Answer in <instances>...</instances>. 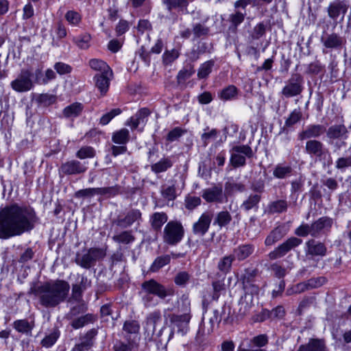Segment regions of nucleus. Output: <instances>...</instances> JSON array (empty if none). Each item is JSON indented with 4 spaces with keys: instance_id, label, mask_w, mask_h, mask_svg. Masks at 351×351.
I'll return each mask as SVG.
<instances>
[{
    "instance_id": "1",
    "label": "nucleus",
    "mask_w": 351,
    "mask_h": 351,
    "mask_svg": "<svg viewBox=\"0 0 351 351\" xmlns=\"http://www.w3.org/2000/svg\"><path fill=\"white\" fill-rule=\"evenodd\" d=\"M35 210L30 206L16 203L0 211V239H8L32 230L38 222Z\"/></svg>"
},
{
    "instance_id": "2",
    "label": "nucleus",
    "mask_w": 351,
    "mask_h": 351,
    "mask_svg": "<svg viewBox=\"0 0 351 351\" xmlns=\"http://www.w3.org/2000/svg\"><path fill=\"white\" fill-rule=\"evenodd\" d=\"M69 291V282L58 279L35 285L31 288L30 293L38 299L42 306L53 308L66 300Z\"/></svg>"
},
{
    "instance_id": "3",
    "label": "nucleus",
    "mask_w": 351,
    "mask_h": 351,
    "mask_svg": "<svg viewBox=\"0 0 351 351\" xmlns=\"http://www.w3.org/2000/svg\"><path fill=\"white\" fill-rule=\"evenodd\" d=\"M184 232V228L180 221H169L164 228L163 241L169 245H176L183 239Z\"/></svg>"
},
{
    "instance_id": "4",
    "label": "nucleus",
    "mask_w": 351,
    "mask_h": 351,
    "mask_svg": "<svg viewBox=\"0 0 351 351\" xmlns=\"http://www.w3.org/2000/svg\"><path fill=\"white\" fill-rule=\"evenodd\" d=\"M253 156L252 149L248 145H234L230 149V164L234 169L244 167L246 158H252Z\"/></svg>"
},
{
    "instance_id": "5",
    "label": "nucleus",
    "mask_w": 351,
    "mask_h": 351,
    "mask_svg": "<svg viewBox=\"0 0 351 351\" xmlns=\"http://www.w3.org/2000/svg\"><path fill=\"white\" fill-rule=\"evenodd\" d=\"M106 255V250L99 247H90L83 255L77 254L75 263L85 269L95 265L96 262L102 260Z\"/></svg>"
},
{
    "instance_id": "6",
    "label": "nucleus",
    "mask_w": 351,
    "mask_h": 351,
    "mask_svg": "<svg viewBox=\"0 0 351 351\" xmlns=\"http://www.w3.org/2000/svg\"><path fill=\"white\" fill-rule=\"evenodd\" d=\"M303 84L304 79L301 74L298 73L292 74L282 89V96L290 98L300 95L304 89Z\"/></svg>"
},
{
    "instance_id": "7",
    "label": "nucleus",
    "mask_w": 351,
    "mask_h": 351,
    "mask_svg": "<svg viewBox=\"0 0 351 351\" xmlns=\"http://www.w3.org/2000/svg\"><path fill=\"white\" fill-rule=\"evenodd\" d=\"M32 77V73L30 70L23 69L17 77L11 82L10 86L16 92H27L34 86Z\"/></svg>"
},
{
    "instance_id": "8",
    "label": "nucleus",
    "mask_w": 351,
    "mask_h": 351,
    "mask_svg": "<svg viewBox=\"0 0 351 351\" xmlns=\"http://www.w3.org/2000/svg\"><path fill=\"white\" fill-rule=\"evenodd\" d=\"M142 289L145 293L156 295L161 299L174 295L173 288L166 289L164 285L154 279L145 281L142 284Z\"/></svg>"
},
{
    "instance_id": "9",
    "label": "nucleus",
    "mask_w": 351,
    "mask_h": 351,
    "mask_svg": "<svg viewBox=\"0 0 351 351\" xmlns=\"http://www.w3.org/2000/svg\"><path fill=\"white\" fill-rule=\"evenodd\" d=\"M202 197L207 203L223 204L228 202L221 184H215L210 188L204 189Z\"/></svg>"
},
{
    "instance_id": "10",
    "label": "nucleus",
    "mask_w": 351,
    "mask_h": 351,
    "mask_svg": "<svg viewBox=\"0 0 351 351\" xmlns=\"http://www.w3.org/2000/svg\"><path fill=\"white\" fill-rule=\"evenodd\" d=\"M302 240L298 237H291L287 241L280 245L278 247L275 248L273 251L269 253L268 256L270 260H276L283 257L291 250L295 248L302 244Z\"/></svg>"
},
{
    "instance_id": "11",
    "label": "nucleus",
    "mask_w": 351,
    "mask_h": 351,
    "mask_svg": "<svg viewBox=\"0 0 351 351\" xmlns=\"http://www.w3.org/2000/svg\"><path fill=\"white\" fill-rule=\"evenodd\" d=\"M88 169L85 163L77 160H68L61 165L59 168L60 177L64 176L80 175L84 173Z\"/></svg>"
},
{
    "instance_id": "12",
    "label": "nucleus",
    "mask_w": 351,
    "mask_h": 351,
    "mask_svg": "<svg viewBox=\"0 0 351 351\" xmlns=\"http://www.w3.org/2000/svg\"><path fill=\"white\" fill-rule=\"evenodd\" d=\"M304 149L306 153L311 158L320 161L325 159L328 154V150L324 143L317 139L306 141Z\"/></svg>"
},
{
    "instance_id": "13",
    "label": "nucleus",
    "mask_w": 351,
    "mask_h": 351,
    "mask_svg": "<svg viewBox=\"0 0 351 351\" xmlns=\"http://www.w3.org/2000/svg\"><path fill=\"white\" fill-rule=\"evenodd\" d=\"M349 7L348 0H334L329 3L327 8L328 16L333 21L337 20L340 16L343 20Z\"/></svg>"
},
{
    "instance_id": "14",
    "label": "nucleus",
    "mask_w": 351,
    "mask_h": 351,
    "mask_svg": "<svg viewBox=\"0 0 351 351\" xmlns=\"http://www.w3.org/2000/svg\"><path fill=\"white\" fill-rule=\"evenodd\" d=\"M326 128L322 124H309L298 134L300 141L317 139L324 135Z\"/></svg>"
},
{
    "instance_id": "15",
    "label": "nucleus",
    "mask_w": 351,
    "mask_h": 351,
    "mask_svg": "<svg viewBox=\"0 0 351 351\" xmlns=\"http://www.w3.org/2000/svg\"><path fill=\"white\" fill-rule=\"evenodd\" d=\"M213 217L211 211H206L199 217L197 221L193 225V232L197 236L203 237L209 230Z\"/></svg>"
},
{
    "instance_id": "16",
    "label": "nucleus",
    "mask_w": 351,
    "mask_h": 351,
    "mask_svg": "<svg viewBox=\"0 0 351 351\" xmlns=\"http://www.w3.org/2000/svg\"><path fill=\"white\" fill-rule=\"evenodd\" d=\"M141 219V212L138 209H131L126 213L125 216L119 215L113 223L121 228H126L130 227L136 221L139 223Z\"/></svg>"
},
{
    "instance_id": "17",
    "label": "nucleus",
    "mask_w": 351,
    "mask_h": 351,
    "mask_svg": "<svg viewBox=\"0 0 351 351\" xmlns=\"http://www.w3.org/2000/svg\"><path fill=\"white\" fill-rule=\"evenodd\" d=\"M152 112L149 108H141L127 121L126 125L130 126L132 130L138 129L141 125L144 127Z\"/></svg>"
},
{
    "instance_id": "18",
    "label": "nucleus",
    "mask_w": 351,
    "mask_h": 351,
    "mask_svg": "<svg viewBox=\"0 0 351 351\" xmlns=\"http://www.w3.org/2000/svg\"><path fill=\"white\" fill-rule=\"evenodd\" d=\"M258 271L256 269H247L241 276L243 289L251 294L257 293L259 287L256 284Z\"/></svg>"
},
{
    "instance_id": "19",
    "label": "nucleus",
    "mask_w": 351,
    "mask_h": 351,
    "mask_svg": "<svg viewBox=\"0 0 351 351\" xmlns=\"http://www.w3.org/2000/svg\"><path fill=\"white\" fill-rule=\"evenodd\" d=\"M333 224V219L329 217L324 216L319 218L311 223L313 237H317L321 233H328L330 232Z\"/></svg>"
},
{
    "instance_id": "20",
    "label": "nucleus",
    "mask_w": 351,
    "mask_h": 351,
    "mask_svg": "<svg viewBox=\"0 0 351 351\" xmlns=\"http://www.w3.org/2000/svg\"><path fill=\"white\" fill-rule=\"evenodd\" d=\"M321 41L328 49H341L346 43V39L337 33L326 34L322 36Z\"/></svg>"
},
{
    "instance_id": "21",
    "label": "nucleus",
    "mask_w": 351,
    "mask_h": 351,
    "mask_svg": "<svg viewBox=\"0 0 351 351\" xmlns=\"http://www.w3.org/2000/svg\"><path fill=\"white\" fill-rule=\"evenodd\" d=\"M112 78L113 75L110 73H97L93 77L95 86L99 92L100 97L107 95Z\"/></svg>"
},
{
    "instance_id": "22",
    "label": "nucleus",
    "mask_w": 351,
    "mask_h": 351,
    "mask_svg": "<svg viewBox=\"0 0 351 351\" xmlns=\"http://www.w3.org/2000/svg\"><path fill=\"white\" fill-rule=\"evenodd\" d=\"M306 254L313 256H324L327 254V247L326 245L319 241L313 239H309L306 242Z\"/></svg>"
},
{
    "instance_id": "23",
    "label": "nucleus",
    "mask_w": 351,
    "mask_h": 351,
    "mask_svg": "<svg viewBox=\"0 0 351 351\" xmlns=\"http://www.w3.org/2000/svg\"><path fill=\"white\" fill-rule=\"evenodd\" d=\"M97 334V330L95 328L90 329L81 337V342L75 344L72 351H84L89 350L93 345V339Z\"/></svg>"
},
{
    "instance_id": "24",
    "label": "nucleus",
    "mask_w": 351,
    "mask_h": 351,
    "mask_svg": "<svg viewBox=\"0 0 351 351\" xmlns=\"http://www.w3.org/2000/svg\"><path fill=\"white\" fill-rule=\"evenodd\" d=\"M296 351H329L326 342L322 339H310L308 342L300 345Z\"/></svg>"
},
{
    "instance_id": "25",
    "label": "nucleus",
    "mask_w": 351,
    "mask_h": 351,
    "mask_svg": "<svg viewBox=\"0 0 351 351\" xmlns=\"http://www.w3.org/2000/svg\"><path fill=\"white\" fill-rule=\"evenodd\" d=\"M70 325L73 329L81 328L89 324H93L97 321V317L96 315L93 313H87L77 317H73L71 319Z\"/></svg>"
},
{
    "instance_id": "26",
    "label": "nucleus",
    "mask_w": 351,
    "mask_h": 351,
    "mask_svg": "<svg viewBox=\"0 0 351 351\" xmlns=\"http://www.w3.org/2000/svg\"><path fill=\"white\" fill-rule=\"evenodd\" d=\"M125 338L127 342L118 340L113 346V351H133L138 349L139 344L134 338L132 339L130 336L125 335Z\"/></svg>"
},
{
    "instance_id": "27",
    "label": "nucleus",
    "mask_w": 351,
    "mask_h": 351,
    "mask_svg": "<svg viewBox=\"0 0 351 351\" xmlns=\"http://www.w3.org/2000/svg\"><path fill=\"white\" fill-rule=\"evenodd\" d=\"M254 246L252 244H241L234 249L233 256L235 259L241 261L246 259L253 254Z\"/></svg>"
},
{
    "instance_id": "28",
    "label": "nucleus",
    "mask_w": 351,
    "mask_h": 351,
    "mask_svg": "<svg viewBox=\"0 0 351 351\" xmlns=\"http://www.w3.org/2000/svg\"><path fill=\"white\" fill-rule=\"evenodd\" d=\"M289 203L286 199H277L271 202L267 206L269 214H281L288 210Z\"/></svg>"
},
{
    "instance_id": "29",
    "label": "nucleus",
    "mask_w": 351,
    "mask_h": 351,
    "mask_svg": "<svg viewBox=\"0 0 351 351\" xmlns=\"http://www.w3.org/2000/svg\"><path fill=\"white\" fill-rule=\"evenodd\" d=\"M168 216L164 212L154 213L149 219V223L154 230L160 231L162 226L167 221Z\"/></svg>"
},
{
    "instance_id": "30",
    "label": "nucleus",
    "mask_w": 351,
    "mask_h": 351,
    "mask_svg": "<svg viewBox=\"0 0 351 351\" xmlns=\"http://www.w3.org/2000/svg\"><path fill=\"white\" fill-rule=\"evenodd\" d=\"M326 132L329 139L335 140L343 138L344 136L346 138L348 130L343 124H335L329 127Z\"/></svg>"
},
{
    "instance_id": "31",
    "label": "nucleus",
    "mask_w": 351,
    "mask_h": 351,
    "mask_svg": "<svg viewBox=\"0 0 351 351\" xmlns=\"http://www.w3.org/2000/svg\"><path fill=\"white\" fill-rule=\"evenodd\" d=\"M89 66L95 71H99V73H110L114 75L112 69L104 61L100 59L93 58L88 62Z\"/></svg>"
},
{
    "instance_id": "32",
    "label": "nucleus",
    "mask_w": 351,
    "mask_h": 351,
    "mask_svg": "<svg viewBox=\"0 0 351 351\" xmlns=\"http://www.w3.org/2000/svg\"><path fill=\"white\" fill-rule=\"evenodd\" d=\"M285 235V233L283 232V227L278 226L273 229L267 236L265 240V245L266 246L273 245L276 242L281 240Z\"/></svg>"
},
{
    "instance_id": "33",
    "label": "nucleus",
    "mask_w": 351,
    "mask_h": 351,
    "mask_svg": "<svg viewBox=\"0 0 351 351\" xmlns=\"http://www.w3.org/2000/svg\"><path fill=\"white\" fill-rule=\"evenodd\" d=\"M173 163L170 157L161 158L158 162L151 165V170L154 173L158 174L165 172L171 168Z\"/></svg>"
},
{
    "instance_id": "34",
    "label": "nucleus",
    "mask_w": 351,
    "mask_h": 351,
    "mask_svg": "<svg viewBox=\"0 0 351 351\" xmlns=\"http://www.w3.org/2000/svg\"><path fill=\"white\" fill-rule=\"evenodd\" d=\"M14 328L19 332L23 334H31L34 327V322H29L27 319H18L13 323Z\"/></svg>"
},
{
    "instance_id": "35",
    "label": "nucleus",
    "mask_w": 351,
    "mask_h": 351,
    "mask_svg": "<svg viewBox=\"0 0 351 351\" xmlns=\"http://www.w3.org/2000/svg\"><path fill=\"white\" fill-rule=\"evenodd\" d=\"M87 278L82 277L80 283H76L72 286V299L76 302L82 301V294L84 291L86 289Z\"/></svg>"
},
{
    "instance_id": "36",
    "label": "nucleus",
    "mask_w": 351,
    "mask_h": 351,
    "mask_svg": "<svg viewBox=\"0 0 351 351\" xmlns=\"http://www.w3.org/2000/svg\"><path fill=\"white\" fill-rule=\"evenodd\" d=\"M82 14L75 10H68L64 14V19L73 27H80L82 23Z\"/></svg>"
},
{
    "instance_id": "37",
    "label": "nucleus",
    "mask_w": 351,
    "mask_h": 351,
    "mask_svg": "<svg viewBox=\"0 0 351 351\" xmlns=\"http://www.w3.org/2000/svg\"><path fill=\"white\" fill-rule=\"evenodd\" d=\"M239 89L234 85H229L223 88L218 94L219 98L223 101L234 100L237 98Z\"/></svg>"
},
{
    "instance_id": "38",
    "label": "nucleus",
    "mask_w": 351,
    "mask_h": 351,
    "mask_svg": "<svg viewBox=\"0 0 351 351\" xmlns=\"http://www.w3.org/2000/svg\"><path fill=\"white\" fill-rule=\"evenodd\" d=\"M60 336V331L58 328H53L40 341V345L46 348L52 347Z\"/></svg>"
},
{
    "instance_id": "39",
    "label": "nucleus",
    "mask_w": 351,
    "mask_h": 351,
    "mask_svg": "<svg viewBox=\"0 0 351 351\" xmlns=\"http://www.w3.org/2000/svg\"><path fill=\"white\" fill-rule=\"evenodd\" d=\"M130 138V132L126 128H122L114 132L112 136V141L119 145H126Z\"/></svg>"
},
{
    "instance_id": "40",
    "label": "nucleus",
    "mask_w": 351,
    "mask_h": 351,
    "mask_svg": "<svg viewBox=\"0 0 351 351\" xmlns=\"http://www.w3.org/2000/svg\"><path fill=\"white\" fill-rule=\"evenodd\" d=\"M84 106L81 103L75 102L68 106L63 110V114L66 118H75L80 115Z\"/></svg>"
},
{
    "instance_id": "41",
    "label": "nucleus",
    "mask_w": 351,
    "mask_h": 351,
    "mask_svg": "<svg viewBox=\"0 0 351 351\" xmlns=\"http://www.w3.org/2000/svg\"><path fill=\"white\" fill-rule=\"evenodd\" d=\"M261 200V196L260 195L251 194L247 199L243 202L241 208L245 211H249L252 209L257 210Z\"/></svg>"
},
{
    "instance_id": "42",
    "label": "nucleus",
    "mask_w": 351,
    "mask_h": 351,
    "mask_svg": "<svg viewBox=\"0 0 351 351\" xmlns=\"http://www.w3.org/2000/svg\"><path fill=\"white\" fill-rule=\"evenodd\" d=\"M121 186L116 184L112 186L97 188V195H101L105 198H110L117 196L120 193Z\"/></svg>"
},
{
    "instance_id": "43",
    "label": "nucleus",
    "mask_w": 351,
    "mask_h": 351,
    "mask_svg": "<svg viewBox=\"0 0 351 351\" xmlns=\"http://www.w3.org/2000/svg\"><path fill=\"white\" fill-rule=\"evenodd\" d=\"M210 29L206 25L197 23L193 25V40L205 38L209 35Z\"/></svg>"
},
{
    "instance_id": "44",
    "label": "nucleus",
    "mask_w": 351,
    "mask_h": 351,
    "mask_svg": "<svg viewBox=\"0 0 351 351\" xmlns=\"http://www.w3.org/2000/svg\"><path fill=\"white\" fill-rule=\"evenodd\" d=\"M171 261L170 255H162L158 256L152 264L149 271L155 273L158 271L162 267L168 265Z\"/></svg>"
},
{
    "instance_id": "45",
    "label": "nucleus",
    "mask_w": 351,
    "mask_h": 351,
    "mask_svg": "<svg viewBox=\"0 0 351 351\" xmlns=\"http://www.w3.org/2000/svg\"><path fill=\"white\" fill-rule=\"evenodd\" d=\"M164 318L165 325H168V319L171 324H177L179 322L188 321L187 316L185 315H176L171 312L170 308L165 309L164 311Z\"/></svg>"
},
{
    "instance_id": "46",
    "label": "nucleus",
    "mask_w": 351,
    "mask_h": 351,
    "mask_svg": "<svg viewBox=\"0 0 351 351\" xmlns=\"http://www.w3.org/2000/svg\"><path fill=\"white\" fill-rule=\"evenodd\" d=\"M292 171L293 169L290 165L278 164L275 167L273 174L277 178L283 179L290 176L292 174Z\"/></svg>"
},
{
    "instance_id": "47",
    "label": "nucleus",
    "mask_w": 351,
    "mask_h": 351,
    "mask_svg": "<svg viewBox=\"0 0 351 351\" xmlns=\"http://www.w3.org/2000/svg\"><path fill=\"white\" fill-rule=\"evenodd\" d=\"M112 239L119 243L129 244L134 241L135 237L132 234V230H124L113 236Z\"/></svg>"
},
{
    "instance_id": "48",
    "label": "nucleus",
    "mask_w": 351,
    "mask_h": 351,
    "mask_svg": "<svg viewBox=\"0 0 351 351\" xmlns=\"http://www.w3.org/2000/svg\"><path fill=\"white\" fill-rule=\"evenodd\" d=\"M214 65L215 61L213 60H208L202 64L197 72L198 79L202 80L207 78L212 72Z\"/></svg>"
},
{
    "instance_id": "49",
    "label": "nucleus",
    "mask_w": 351,
    "mask_h": 351,
    "mask_svg": "<svg viewBox=\"0 0 351 351\" xmlns=\"http://www.w3.org/2000/svg\"><path fill=\"white\" fill-rule=\"evenodd\" d=\"M232 216L228 210H222L219 212L214 221V224L219 226V227L227 226L232 221Z\"/></svg>"
},
{
    "instance_id": "50",
    "label": "nucleus",
    "mask_w": 351,
    "mask_h": 351,
    "mask_svg": "<svg viewBox=\"0 0 351 351\" xmlns=\"http://www.w3.org/2000/svg\"><path fill=\"white\" fill-rule=\"evenodd\" d=\"M195 73L194 65L189 64L181 69L178 75L177 80L179 84L185 82Z\"/></svg>"
},
{
    "instance_id": "51",
    "label": "nucleus",
    "mask_w": 351,
    "mask_h": 351,
    "mask_svg": "<svg viewBox=\"0 0 351 351\" xmlns=\"http://www.w3.org/2000/svg\"><path fill=\"white\" fill-rule=\"evenodd\" d=\"M325 71V66L319 60H316L308 64L306 73L310 75H324Z\"/></svg>"
},
{
    "instance_id": "52",
    "label": "nucleus",
    "mask_w": 351,
    "mask_h": 351,
    "mask_svg": "<svg viewBox=\"0 0 351 351\" xmlns=\"http://www.w3.org/2000/svg\"><path fill=\"white\" fill-rule=\"evenodd\" d=\"M245 186L243 183L227 182L225 184L224 194H226V197L228 199V197L232 195L234 192H243L245 191Z\"/></svg>"
},
{
    "instance_id": "53",
    "label": "nucleus",
    "mask_w": 351,
    "mask_h": 351,
    "mask_svg": "<svg viewBox=\"0 0 351 351\" xmlns=\"http://www.w3.org/2000/svg\"><path fill=\"white\" fill-rule=\"evenodd\" d=\"M302 118V112L300 109H295L293 110L288 118L286 119L285 123V126L283 128V130H285V128H291L293 127L295 124L298 123L300 121Z\"/></svg>"
},
{
    "instance_id": "54",
    "label": "nucleus",
    "mask_w": 351,
    "mask_h": 351,
    "mask_svg": "<svg viewBox=\"0 0 351 351\" xmlns=\"http://www.w3.org/2000/svg\"><path fill=\"white\" fill-rule=\"evenodd\" d=\"M169 11L173 9H186L189 5V0H163Z\"/></svg>"
},
{
    "instance_id": "55",
    "label": "nucleus",
    "mask_w": 351,
    "mask_h": 351,
    "mask_svg": "<svg viewBox=\"0 0 351 351\" xmlns=\"http://www.w3.org/2000/svg\"><path fill=\"white\" fill-rule=\"evenodd\" d=\"M186 133V130L180 127H176L170 130L165 137L167 143H172L179 140V138Z\"/></svg>"
},
{
    "instance_id": "56",
    "label": "nucleus",
    "mask_w": 351,
    "mask_h": 351,
    "mask_svg": "<svg viewBox=\"0 0 351 351\" xmlns=\"http://www.w3.org/2000/svg\"><path fill=\"white\" fill-rule=\"evenodd\" d=\"M96 155L95 149L90 146H83L76 153L75 156L81 160L94 158Z\"/></svg>"
},
{
    "instance_id": "57",
    "label": "nucleus",
    "mask_w": 351,
    "mask_h": 351,
    "mask_svg": "<svg viewBox=\"0 0 351 351\" xmlns=\"http://www.w3.org/2000/svg\"><path fill=\"white\" fill-rule=\"evenodd\" d=\"M161 195L164 199L168 201L174 200L177 197L175 184L171 186L163 185L161 189Z\"/></svg>"
},
{
    "instance_id": "58",
    "label": "nucleus",
    "mask_w": 351,
    "mask_h": 351,
    "mask_svg": "<svg viewBox=\"0 0 351 351\" xmlns=\"http://www.w3.org/2000/svg\"><path fill=\"white\" fill-rule=\"evenodd\" d=\"M180 56V52L176 49L167 50L162 55V62L165 66L171 65Z\"/></svg>"
},
{
    "instance_id": "59",
    "label": "nucleus",
    "mask_w": 351,
    "mask_h": 351,
    "mask_svg": "<svg viewBox=\"0 0 351 351\" xmlns=\"http://www.w3.org/2000/svg\"><path fill=\"white\" fill-rule=\"evenodd\" d=\"M78 302V304L73 306L70 309L69 313L67 314L68 319H73V317L77 316L80 314L84 313L88 310L87 305L83 300Z\"/></svg>"
},
{
    "instance_id": "60",
    "label": "nucleus",
    "mask_w": 351,
    "mask_h": 351,
    "mask_svg": "<svg viewBox=\"0 0 351 351\" xmlns=\"http://www.w3.org/2000/svg\"><path fill=\"white\" fill-rule=\"evenodd\" d=\"M91 36L89 34H84L73 38V43L80 49H86L89 47Z\"/></svg>"
},
{
    "instance_id": "61",
    "label": "nucleus",
    "mask_w": 351,
    "mask_h": 351,
    "mask_svg": "<svg viewBox=\"0 0 351 351\" xmlns=\"http://www.w3.org/2000/svg\"><path fill=\"white\" fill-rule=\"evenodd\" d=\"M123 330L127 333V335L132 334H138L140 330V325L136 320H128L125 321Z\"/></svg>"
},
{
    "instance_id": "62",
    "label": "nucleus",
    "mask_w": 351,
    "mask_h": 351,
    "mask_svg": "<svg viewBox=\"0 0 351 351\" xmlns=\"http://www.w3.org/2000/svg\"><path fill=\"white\" fill-rule=\"evenodd\" d=\"M306 291H309L306 281L299 282L296 285H293L292 287L287 289L286 294L287 295H291L293 294H299Z\"/></svg>"
},
{
    "instance_id": "63",
    "label": "nucleus",
    "mask_w": 351,
    "mask_h": 351,
    "mask_svg": "<svg viewBox=\"0 0 351 351\" xmlns=\"http://www.w3.org/2000/svg\"><path fill=\"white\" fill-rule=\"evenodd\" d=\"M327 279L324 276L313 277L306 280L308 290L317 289L325 285Z\"/></svg>"
},
{
    "instance_id": "64",
    "label": "nucleus",
    "mask_w": 351,
    "mask_h": 351,
    "mask_svg": "<svg viewBox=\"0 0 351 351\" xmlns=\"http://www.w3.org/2000/svg\"><path fill=\"white\" fill-rule=\"evenodd\" d=\"M202 200L199 197L188 195L184 199V205L186 209L192 210L201 204Z\"/></svg>"
}]
</instances>
